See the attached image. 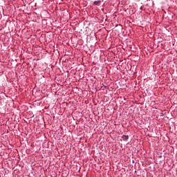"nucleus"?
Masks as SVG:
<instances>
[{"instance_id": "obj_4", "label": "nucleus", "mask_w": 177, "mask_h": 177, "mask_svg": "<svg viewBox=\"0 0 177 177\" xmlns=\"http://www.w3.org/2000/svg\"><path fill=\"white\" fill-rule=\"evenodd\" d=\"M118 25H115V27H118Z\"/></svg>"}, {"instance_id": "obj_3", "label": "nucleus", "mask_w": 177, "mask_h": 177, "mask_svg": "<svg viewBox=\"0 0 177 177\" xmlns=\"http://www.w3.org/2000/svg\"><path fill=\"white\" fill-rule=\"evenodd\" d=\"M120 27H122V26H121L120 24L119 25Z\"/></svg>"}, {"instance_id": "obj_1", "label": "nucleus", "mask_w": 177, "mask_h": 177, "mask_svg": "<svg viewBox=\"0 0 177 177\" xmlns=\"http://www.w3.org/2000/svg\"><path fill=\"white\" fill-rule=\"evenodd\" d=\"M102 3V1L98 0L93 2V5H95V6H100V4Z\"/></svg>"}, {"instance_id": "obj_2", "label": "nucleus", "mask_w": 177, "mask_h": 177, "mask_svg": "<svg viewBox=\"0 0 177 177\" xmlns=\"http://www.w3.org/2000/svg\"><path fill=\"white\" fill-rule=\"evenodd\" d=\"M122 138L123 140H128L129 139V136L124 135L122 136Z\"/></svg>"}]
</instances>
